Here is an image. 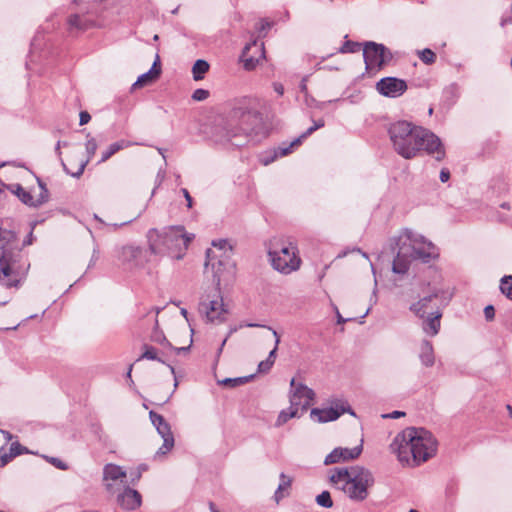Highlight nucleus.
Instances as JSON below:
<instances>
[{
    "instance_id": "obj_27",
    "label": "nucleus",
    "mask_w": 512,
    "mask_h": 512,
    "mask_svg": "<svg viewBox=\"0 0 512 512\" xmlns=\"http://www.w3.org/2000/svg\"><path fill=\"white\" fill-rule=\"evenodd\" d=\"M419 360L425 367H432L435 363V354L432 343L423 339L419 345Z\"/></svg>"
},
{
    "instance_id": "obj_38",
    "label": "nucleus",
    "mask_w": 512,
    "mask_h": 512,
    "mask_svg": "<svg viewBox=\"0 0 512 512\" xmlns=\"http://www.w3.org/2000/svg\"><path fill=\"white\" fill-rule=\"evenodd\" d=\"M418 56L423 63L428 65H431L436 61V54L429 48L419 51Z\"/></svg>"
},
{
    "instance_id": "obj_17",
    "label": "nucleus",
    "mask_w": 512,
    "mask_h": 512,
    "mask_svg": "<svg viewBox=\"0 0 512 512\" xmlns=\"http://www.w3.org/2000/svg\"><path fill=\"white\" fill-rule=\"evenodd\" d=\"M36 181L40 189V193L36 198H34L31 193L25 189L20 190L21 193L18 198L23 204L32 208H38L47 203L50 196L46 184L39 177H36Z\"/></svg>"
},
{
    "instance_id": "obj_33",
    "label": "nucleus",
    "mask_w": 512,
    "mask_h": 512,
    "mask_svg": "<svg viewBox=\"0 0 512 512\" xmlns=\"http://www.w3.org/2000/svg\"><path fill=\"white\" fill-rule=\"evenodd\" d=\"M301 415L302 413L300 411H298L297 409H293V406L290 405L288 409L282 410L280 412V414L277 417L276 425L281 426L285 424L288 420L296 417L298 418Z\"/></svg>"
},
{
    "instance_id": "obj_49",
    "label": "nucleus",
    "mask_w": 512,
    "mask_h": 512,
    "mask_svg": "<svg viewBox=\"0 0 512 512\" xmlns=\"http://www.w3.org/2000/svg\"><path fill=\"white\" fill-rule=\"evenodd\" d=\"M3 186L8 189L12 194H14L15 196H17L19 198V195L21 193L20 190H24V188L18 184V183H15V184H3Z\"/></svg>"
},
{
    "instance_id": "obj_39",
    "label": "nucleus",
    "mask_w": 512,
    "mask_h": 512,
    "mask_svg": "<svg viewBox=\"0 0 512 512\" xmlns=\"http://www.w3.org/2000/svg\"><path fill=\"white\" fill-rule=\"evenodd\" d=\"M316 502L318 505L325 508H330L333 505L330 493L328 491H323L321 494H319L316 497Z\"/></svg>"
},
{
    "instance_id": "obj_56",
    "label": "nucleus",
    "mask_w": 512,
    "mask_h": 512,
    "mask_svg": "<svg viewBox=\"0 0 512 512\" xmlns=\"http://www.w3.org/2000/svg\"><path fill=\"white\" fill-rule=\"evenodd\" d=\"M273 88H274L275 92H276L278 95H280V96H281V95H283V93H284V87H283V85H282L281 83H277V82H275V83L273 84Z\"/></svg>"
},
{
    "instance_id": "obj_64",
    "label": "nucleus",
    "mask_w": 512,
    "mask_h": 512,
    "mask_svg": "<svg viewBox=\"0 0 512 512\" xmlns=\"http://www.w3.org/2000/svg\"><path fill=\"white\" fill-rule=\"evenodd\" d=\"M181 314H182V315H183V316L188 320V318H187V314H188V313H187V310H186V309L182 308V309H181Z\"/></svg>"
},
{
    "instance_id": "obj_40",
    "label": "nucleus",
    "mask_w": 512,
    "mask_h": 512,
    "mask_svg": "<svg viewBox=\"0 0 512 512\" xmlns=\"http://www.w3.org/2000/svg\"><path fill=\"white\" fill-rule=\"evenodd\" d=\"M144 349H145L144 353L142 354V356L139 359L145 358L148 360H157L161 363H165L161 358H158L157 350L154 347L145 345Z\"/></svg>"
},
{
    "instance_id": "obj_23",
    "label": "nucleus",
    "mask_w": 512,
    "mask_h": 512,
    "mask_svg": "<svg viewBox=\"0 0 512 512\" xmlns=\"http://www.w3.org/2000/svg\"><path fill=\"white\" fill-rule=\"evenodd\" d=\"M257 48L260 52V58L264 57V44L263 42L258 44L257 40L252 41L251 43L247 44L241 54V61L243 62L244 68L246 70H252L255 68L256 64L258 63L259 59L254 58L252 56H249V51L251 48Z\"/></svg>"
},
{
    "instance_id": "obj_2",
    "label": "nucleus",
    "mask_w": 512,
    "mask_h": 512,
    "mask_svg": "<svg viewBox=\"0 0 512 512\" xmlns=\"http://www.w3.org/2000/svg\"><path fill=\"white\" fill-rule=\"evenodd\" d=\"M259 124V113L249 99L243 98L234 104L227 119L214 128L212 138L216 143L242 146Z\"/></svg>"
},
{
    "instance_id": "obj_20",
    "label": "nucleus",
    "mask_w": 512,
    "mask_h": 512,
    "mask_svg": "<svg viewBox=\"0 0 512 512\" xmlns=\"http://www.w3.org/2000/svg\"><path fill=\"white\" fill-rule=\"evenodd\" d=\"M362 452V445L353 448L337 447L333 449L324 460L325 465L339 463L341 461L354 460L360 456Z\"/></svg>"
},
{
    "instance_id": "obj_43",
    "label": "nucleus",
    "mask_w": 512,
    "mask_h": 512,
    "mask_svg": "<svg viewBox=\"0 0 512 512\" xmlns=\"http://www.w3.org/2000/svg\"><path fill=\"white\" fill-rule=\"evenodd\" d=\"M248 379V377L226 378L221 383L224 386L236 387L238 385L246 383Z\"/></svg>"
},
{
    "instance_id": "obj_36",
    "label": "nucleus",
    "mask_w": 512,
    "mask_h": 512,
    "mask_svg": "<svg viewBox=\"0 0 512 512\" xmlns=\"http://www.w3.org/2000/svg\"><path fill=\"white\" fill-rule=\"evenodd\" d=\"M212 246L213 248H210V250L212 251H216L217 253H227L228 255H230V257H232V246L228 243L227 240L225 239H219V240H214L212 242Z\"/></svg>"
},
{
    "instance_id": "obj_28",
    "label": "nucleus",
    "mask_w": 512,
    "mask_h": 512,
    "mask_svg": "<svg viewBox=\"0 0 512 512\" xmlns=\"http://www.w3.org/2000/svg\"><path fill=\"white\" fill-rule=\"evenodd\" d=\"M413 257L404 251H397V255L393 261L392 270L397 274H404L408 271L409 265Z\"/></svg>"
},
{
    "instance_id": "obj_62",
    "label": "nucleus",
    "mask_w": 512,
    "mask_h": 512,
    "mask_svg": "<svg viewBox=\"0 0 512 512\" xmlns=\"http://www.w3.org/2000/svg\"><path fill=\"white\" fill-rule=\"evenodd\" d=\"M209 508H210L211 512H219V510L216 508V506L212 502L209 503Z\"/></svg>"
},
{
    "instance_id": "obj_22",
    "label": "nucleus",
    "mask_w": 512,
    "mask_h": 512,
    "mask_svg": "<svg viewBox=\"0 0 512 512\" xmlns=\"http://www.w3.org/2000/svg\"><path fill=\"white\" fill-rule=\"evenodd\" d=\"M117 502L124 510H135L141 506L142 497L140 493L132 488L126 487L117 497Z\"/></svg>"
},
{
    "instance_id": "obj_19",
    "label": "nucleus",
    "mask_w": 512,
    "mask_h": 512,
    "mask_svg": "<svg viewBox=\"0 0 512 512\" xmlns=\"http://www.w3.org/2000/svg\"><path fill=\"white\" fill-rule=\"evenodd\" d=\"M411 256L413 259L428 261L429 259L437 256V250L431 241L418 234L415 245L413 246V249H411Z\"/></svg>"
},
{
    "instance_id": "obj_48",
    "label": "nucleus",
    "mask_w": 512,
    "mask_h": 512,
    "mask_svg": "<svg viewBox=\"0 0 512 512\" xmlns=\"http://www.w3.org/2000/svg\"><path fill=\"white\" fill-rule=\"evenodd\" d=\"M46 459L53 465L55 466L56 468L58 469H61V470H67L68 469V466L66 463H64L62 460H60L59 458H55V457H46Z\"/></svg>"
},
{
    "instance_id": "obj_6",
    "label": "nucleus",
    "mask_w": 512,
    "mask_h": 512,
    "mask_svg": "<svg viewBox=\"0 0 512 512\" xmlns=\"http://www.w3.org/2000/svg\"><path fill=\"white\" fill-rule=\"evenodd\" d=\"M193 239L183 226H170L161 230L152 228L147 232L149 250L155 255H169L181 259Z\"/></svg>"
},
{
    "instance_id": "obj_57",
    "label": "nucleus",
    "mask_w": 512,
    "mask_h": 512,
    "mask_svg": "<svg viewBox=\"0 0 512 512\" xmlns=\"http://www.w3.org/2000/svg\"><path fill=\"white\" fill-rule=\"evenodd\" d=\"M33 242V232L32 230L30 231L29 235L27 236V238L23 241V245H31Z\"/></svg>"
},
{
    "instance_id": "obj_13",
    "label": "nucleus",
    "mask_w": 512,
    "mask_h": 512,
    "mask_svg": "<svg viewBox=\"0 0 512 512\" xmlns=\"http://www.w3.org/2000/svg\"><path fill=\"white\" fill-rule=\"evenodd\" d=\"M117 258L123 266L129 269L143 267L147 262L145 250L132 244L120 247Z\"/></svg>"
},
{
    "instance_id": "obj_63",
    "label": "nucleus",
    "mask_w": 512,
    "mask_h": 512,
    "mask_svg": "<svg viewBox=\"0 0 512 512\" xmlns=\"http://www.w3.org/2000/svg\"><path fill=\"white\" fill-rule=\"evenodd\" d=\"M130 222H131V220H130V221H127V222H123V223H121V224H113V227H114V228L122 227V226H124V225H126V224H128V223H130Z\"/></svg>"
},
{
    "instance_id": "obj_45",
    "label": "nucleus",
    "mask_w": 512,
    "mask_h": 512,
    "mask_svg": "<svg viewBox=\"0 0 512 512\" xmlns=\"http://www.w3.org/2000/svg\"><path fill=\"white\" fill-rule=\"evenodd\" d=\"M209 97V91L205 89H196L192 94V99L195 101H204Z\"/></svg>"
},
{
    "instance_id": "obj_42",
    "label": "nucleus",
    "mask_w": 512,
    "mask_h": 512,
    "mask_svg": "<svg viewBox=\"0 0 512 512\" xmlns=\"http://www.w3.org/2000/svg\"><path fill=\"white\" fill-rule=\"evenodd\" d=\"M360 44L357 42L347 41L343 44V46L340 48L341 53H355L359 51Z\"/></svg>"
},
{
    "instance_id": "obj_34",
    "label": "nucleus",
    "mask_w": 512,
    "mask_h": 512,
    "mask_svg": "<svg viewBox=\"0 0 512 512\" xmlns=\"http://www.w3.org/2000/svg\"><path fill=\"white\" fill-rule=\"evenodd\" d=\"M209 70V64L202 59L197 60L192 68L193 78L198 81L204 78V74Z\"/></svg>"
},
{
    "instance_id": "obj_1",
    "label": "nucleus",
    "mask_w": 512,
    "mask_h": 512,
    "mask_svg": "<svg viewBox=\"0 0 512 512\" xmlns=\"http://www.w3.org/2000/svg\"><path fill=\"white\" fill-rule=\"evenodd\" d=\"M388 133L394 150L405 159L416 157L420 151H425L437 161L445 157L440 138L423 127L397 121L390 125Z\"/></svg>"
},
{
    "instance_id": "obj_5",
    "label": "nucleus",
    "mask_w": 512,
    "mask_h": 512,
    "mask_svg": "<svg viewBox=\"0 0 512 512\" xmlns=\"http://www.w3.org/2000/svg\"><path fill=\"white\" fill-rule=\"evenodd\" d=\"M333 486L343 491L352 501L362 502L369 496V490L374 486L373 473L359 465L339 467L331 471L329 477Z\"/></svg>"
},
{
    "instance_id": "obj_9",
    "label": "nucleus",
    "mask_w": 512,
    "mask_h": 512,
    "mask_svg": "<svg viewBox=\"0 0 512 512\" xmlns=\"http://www.w3.org/2000/svg\"><path fill=\"white\" fill-rule=\"evenodd\" d=\"M216 291V295L212 298L210 295H203L199 303V313L206 319L207 322L221 323L225 320L228 313L224 306L223 299L220 295L221 291Z\"/></svg>"
},
{
    "instance_id": "obj_41",
    "label": "nucleus",
    "mask_w": 512,
    "mask_h": 512,
    "mask_svg": "<svg viewBox=\"0 0 512 512\" xmlns=\"http://www.w3.org/2000/svg\"><path fill=\"white\" fill-rule=\"evenodd\" d=\"M243 327H261V328H263V327H266V325L257 324V323L245 322V323H241V324L239 325V328H243ZM237 330H238V327H232V328H230L229 333H228V336L223 340V342H222V344H221V346H220V348H219V352H221V351H222V349H223V347H224V345H225V343H226V341H227L228 337H229V336H231L233 333H235Z\"/></svg>"
},
{
    "instance_id": "obj_11",
    "label": "nucleus",
    "mask_w": 512,
    "mask_h": 512,
    "mask_svg": "<svg viewBox=\"0 0 512 512\" xmlns=\"http://www.w3.org/2000/svg\"><path fill=\"white\" fill-rule=\"evenodd\" d=\"M451 294L442 290L433 291L431 294L420 298L417 302L411 304L410 311L417 317L424 318L435 307L442 309L451 299Z\"/></svg>"
},
{
    "instance_id": "obj_53",
    "label": "nucleus",
    "mask_w": 512,
    "mask_h": 512,
    "mask_svg": "<svg viewBox=\"0 0 512 512\" xmlns=\"http://www.w3.org/2000/svg\"><path fill=\"white\" fill-rule=\"evenodd\" d=\"M12 458L13 456L10 453L0 456V467L7 465L12 460Z\"/></svg>"
},
{
    "instance_id": "obj_37",
    "label": "nucleus",
    "mask_w": 512,
    "mask_h": 512,
    "mask_svg": "<svg viewBox=\"0 0 512 512\" xmlns=\"http://www.w3.org/2000/svg\"><path fill=\"white\" fill-rule=\"evenodd\" d=\"M501 292L512 301V275H506L500 280Z\"/></svg>"
},
{
    "instance_id": "obj_25",
    "label": "nucleus",
    "mask_w": 512,
    "mask_h": 512,
    "mask_svg": "<svg viewBox=\"0 0 512 512\" xmlns=\"http://www.w3.org/2000/svg\"><path fill=\"white\" fill-rule=\"evenodd\" d=\"M158 64H159V56L157 55L156 60L154 61L150 70L148 72L140 75L137 78V80L133 83L131 89L135 90L137 88H141L145 85L152 83L154 80H156L161 73V68L158 66Z\"/></svg>"
},
{
    "instance_id": "obj_58",
    "label": "nucleus",
    "mask_w": 512,
    "mask_h": 512,
    "mask_svg": "<svg viewBox=\"0 0 512 512\" xmlns=\"http://www.w3.org/2000/svg\"><path fill=\"white\" fill-rule=\"evenodd\" d=\"M131 476H132V483H134L135 481H138L141 478V470H138L135 473H131Z\"/></svg>"
},
{
    "instance_id": "obj_8",
    "label": "nucleus",
    "mask_w": 512,
    "mask_h": 512,
    "mask_svg": "<svg viewBox=\"0 0 512 512\" xmlns=\"http://www.w3.org/2000/svg\"><path fill=\"white\" fill-rule=\"evenodd\" d=\"M205 266L211 267L215 290L218 292L221 291L222 286L225 287L234 280L235 263L227 253H217L207 249Z\"/></svg>"
},
{
    "instance_id": "obj_60",
    "label": "nucleus",
    "mask_w": 512,
    "mask_h": 512,
    "mask_svg": "<svg viewBox=\"0 0 512 512\" xmlns=\"http://www.w3.org/2000/svg\"><path fill=\"white\" fill-rule=\"evenodd\" d=\"M0 432L4 435V437H5L8 441H10V440L12 439V434H11L10 432L5 431V430H1V429H0Z\"/></svg>"
},
{
    "instance_id": "obj_18",
    "label": "nucleus",
    "mask_w": 512,
    "mask_h": 512,
    "mask_svg": "<svg viewBox=\"0 0 512 512\" xmlns=\"http://www.w3.org/2000/svg\"><path fill=\"white\" fill-rule=\"evenodd\" d=\"M126 471L116 464H106L103 468V480L108 492H114V485L116 482L126 483Z\"/></svg>"
},
{
    "instance_id": "obj_12",
    "label": "nucleus",
    "mask_w": 512,
    "mask_h": 512,
    "mask_svg": "<svg viewBox=\"0 0 512 512\" xmlns=\"http://www.w3.org/2000/svg\"><path fill=\"white\" fill-rule=\"evenodd\" d=\"M290 386V405L303 414L313 404L315 392L305 384L297 383L294 378L291 380Z\"/></svg>"
},
{
    "instance_id": "obj_30",
    "label": "nucleus",
    "mask_w": 512,
    "mask_h": 512,
    "mask_svg": "<svg viewBox=\"0 0 512 512\" xmlns=\"http://www.w3.org/2000/svg\"><path fill=\"white\" fill-rule=\"evenodd\" d=\"M292 480L290 477L285 475L284 473L280 474V483L275 491L274 499L277 503L280 502L281 499L288 495V491L291 487Z\"/></svg>"
},
{
    "instance_id": "obj_44",
    "label": "nucleus",
    "mask_w": 512,
    "mask_h": 512,
    "mask_svg": "<svg viewBox=\"0 0 512 512\" xmlns=\"http://www.w3.org/2000/svg\"><path fill=\"white\" fill-rule=\"evenodd\" d=\"M265 328H267L268 330H270L273 334V336L275 337V346L274 348L270 351L269 355H268V358L267 359H270V360H274L275 361V357H276V352H277V349H278V345L280 343V337L277 333L276 330H274L273 328L269 327V326H266Z\"/></svg>"
},
{
    "instance_id": "obj_52",
    "label": "nucleus",
    "mask_w": 512,
    "mask_h": 512,
    "mask_svg": "<svg viewBox=\"0 0 512 512\" xmlns=\"http://www.w3.org/2000/svg\"><path fill=\"white\" fill-rule=\"evenodd\" d=\"M91 119V116L88 112L86 111H82L80 113V125H85L87 124Z\"/></svg>"
},
{
    "instance_id": "obj_4",
    "label": "nucleus",
    "mask_w": 512,
    "mask_h": 512,
    "mask_svg": "<svg viewBox=\"0 0 512 512\" xmlns=\"http://www.w3.org/2000/svg\"><path fill=\"white\" fill-rule=\"evenodd\" d=\"M29 266L19 248L16 234L0 228V283L7 288L18 287Z\"/></svg>"
},
{
    "instance_id": "obj_3",
    "label": "nucleus",
    "mask_w": 512,
    "mask_h": 512,
    "mask_svg": "<svg viewBox=\"0 0 512 512\" xmlns=\"http://www.w3.org/2000/svg\"><path fill=\"white\" fill-rule=\"evenodd\" d=\"M390 448L402 464L416 466L436 454L437 441L424 428L408 427L397 434Z\"/></svg>"
},
{
    "instance_id": "obj_47",
    "label": "nucleus",
    "mask_w": 512,
    "mask_h": 512,
    "mask_svg": "<svg viewBox=\"0 0 512 512\" xmlns=\"http://www.w3.org/2000/svg\"><path fill=\"white\" fill-rule=\"evenodd\" d=\"M274 364V360L266 359L264 361H261L258 365V371L260 373H266L268 372Z\"/></svg>"
},
{
    "instance_id": "obj_35",
    "label": "nucleus",
    "mask_w": 512,
    "mask_h": 512,
    "mask_svg": "<svg viewBox=\"0 0 512 512\" xmlns=\"http://www.w3.org/2000/svg\"><path fill=\"white\" fill-rule=\"evenodd\" d=\"M152 340L154 342H157V343H160V344H166L167 346H169L171 349H173L177 354H180L181 352H185L189 349L191 343H192V338L190 339L189 341V345L187 347H173L165 338V336L158 332V331H155L152 335Z\"/></svg>"
},
{
    "instance_id": "obj_26",
    "label": "nucleus",
    "mask_w": 512,
    "mask_h": 512,
    "mask_svg": "<svg viewBox=\"0 0 512 512\" xmlns=\"http://www.w3.org/2000/svg\"><path fill=\"white\" fill-rule=\"evenodd\" d=\"M325 123L323 119H319L317 121H314V125L309 127L300 137L295 139L293 142L290 143L287 147H279L276 151V156H286L289 153L292 152V149L294 146L299 145L303 139L311 135L314 131L324 127Z\"/></svg>"
},
{
    "instance_id": "obj_15",
    "label": "nucleus",
    "mask_w": 512,
    "mask_h": 512,
    "mask_svg": "<svg viewBox=\"0 0 512 512\" xmlns=\"http://www.w3.org/2000/svg\"><path fill=\"white\" fill-rule=\"evenodd\" d=\"M349 410V405L345 400L338 399L332 403L329 408H313L310 412L312 420L324 423L338 419L342 414Z\"/></svg>"
},
{
    "instance_id": "obj_29",
    "label": "nucleus",
    "mask_w": 512,
    "mask_h": 512,
    "mask_svg": "<svg viewBox=\"0 0 512 512\" xmlns=\"http://www.w3.org/2000/svg\"><path fill=\"white\" fill-rule=\"evenodd\" d=\"M86 152H87V160L82 162L76 172L71 173L74 177H79L83 174L86 164L90 161V159L94 156L97 150V142L94 138H89L85 144Z\"/></svg>"
},
{
    "instance_id": "obj_10",
    "label": "nucleus",
    "mask_w": 512,
    "mask_h": 512,
    "mask_svg": "<svg viewBox=\"0 0 512 512\" xmlns=\"http://www.w3.org/2000/svg\"><path fill=\"white\" fill-rule=\"evenodd\" d=\"M363 57L368 72L379 71L392 59L391 53L383 44L371 41L364 44Z\"/></svg>"
},
{
    "instance_id": "obj_61",
    "label": "nucleus",
    "mask_w": 512,
    "mask_h": 512,
    "mask_svg": "<svg viewBox=\"0 0 512 512\" xmlns=\"http://www.w3.org/2000/svg\"><path fill=\"white\" fill-rule=\"evenodd\" d=\"M337 318H338V323L339 324L345 323V322H347L349 320V319L343 318L339 313H337Z\"/></svg>"
},
{
    "instance_id": "obj_50",
    "label": "nucleus",
    "mask_w": 512,
    "mask_h": 512,
    "mask_svg": "<svg viewBox=\"0 0 512 512\" xmlns=\"http://www.w3.org/2000/svg\"><path fill=\"white\" fill-rule=\"evenodd\" d=\"M484 315H485L486 320H488V321L493 320L494 316H495L494 307L492 305L486 306L484 309Z\"/></svg>"
},
{
    "instance_id": "obj_54",
    "label": "nucleus",
    "mask_w": 512,
    "mask_h": 512,
    "mask_svg": "<svg viewBox=\"0 0 512 512\" xmlns=\"http://www.w3.org/2000/svg\"><path fill=\"white\" fill-rule=\"evenodd\" d=\"M405 415L402 411H393L390 414L383 415L384 418L397 419Z\"/></svg>"
},
{
    "instance_id": "obj_24",
    "label": "nucleus",
    "mask_w": 512,
    "mask_h": 512,
    "mask_svg": "<svg viewBox=\"0 0 512 512\" xmlns=\"http://www.w3.org/2000/svg\"><path fill=\"white\" fill-rule=\"evenodd\" d=\"M417 236L418 234L410 229L402 230L399 236L394 239L398 251H404L407 254H411V249H413V246L415 245Z\"/></svg>"
},
{
    "instance_id": "obj_7",
    "label": "nucleus",
    "mask_w": 512,
    "mask_h": 512,
    "mask_svg": "<svg viewBox=\"0 0 512 512\" xmlns=\"http://www.w3.org/2000/svg\"><path fill=\"white\" fill-rule=\"evenodd\" d=\"M268 255L273 268L283 274H290L298 270L301 264L297 247L285 239H275L272 241Z\"/></svg>"
},
{
    "instance_id": "obj_59",
    "label": "nucleus",
    "mask_w": 512,
    "mask_h": 512,
    "mask_svg": "<svg viewBox=\"0 0 512 512\" xmlns=\"http://www.w3.org/2000/svg\"><path fill=\"white\" fill-rule=\"evenodd\" d=\"M300 90L301 92L306 93L307 91V85H306V79H303L300 83Z\"/></svg>"
},
{
    "instance_id": "obj_21",
    "label": "nucleus",
    "mask_w": 512,
    "mask_h": 512,
    "mask_svg": "<svg viewBox=\"0 0 512 512\" xmlns=\"http://www.w3.org/2000/svg\"><path fill=\"white\" fill-rule=\"evenodd\" d=\"M432 308L433 310L426 314L424 318H421V327L426 335L434 337L440 331L442 311L435 307Z\"/></svg>"
},
{
    "instance_id": "obj_51",
    "label": "nucleus",
    "mask_w": 512,
    "mask_h": 512,
    "mask_svg": "<svg viewBox=\"0 0 512 512\" xmlns=\"http://www.w3.org/2000/svg\"><path fill=\"white\" fill-rule=\"evenodd\" d=\"M181 192L187 201V207L190 209L192 207L193 201L189 191L186 188H182Z\"/></svg>"
},
{
    "instance_id": "obj_14",
    "label": "nucleus",
    "mask_w": 512,
    "mask_h": 512,
    "mask_svg": "<svg viewBox=\"0 0 512 512\" xmlns=\"http://www.w3.org/2000/svg\"><path fill=\"white\" fill-rule=\"evenodd\" d=\"M149 417L157 432L163 439V445L156 452V456L165 455L174 446V437L171 432L170 425L165 421L162 415L154 411H150Z\"/></svg>"
},
{
    "instance_id": "obj_32",
    "label": "nucleus",
    "mask_w": 512,
    "mask_h": 512,
    "mask_svg": "<svg viewBox=\"0 0 512 512\" xmlns=\"http://www.w3.org/2000/svg\"><path fill=\"white\" fill-rule=\"evenodd\" d=\"M130 145L129 142L127 141H124V140H121V141H117V142H114L112 143L106 151H104L102 153V157L100 159V163H103L105 161H107L110 157H112L115 153H117L118 151H120L121 149L123 148H126Z\"/></svg>"
},
{
    "instance_id": "obj_55",
    "label": "nucleus",
    "mask_w": 512,
    "mask_h": 512,
    "mask_svg": "<svg viewBox=\"0 0 512 512\" xmlns=\"http://www.w3.org/2000/svg\"><path fill=\"white\" fill-rule=\"evenodd\" d=\"M450 178V172L449 170L447 169H442L441 172H440V180L441 182L445 183L449 180Z\"/></svg>"
},
{
    "instance_id": "obj_16",
    "label": "nucleus",
    "mask_w": 512,
    "mask_h": 512,
    "mask_svg": "<svg viewBox=\"0 0 512 512\" xmlns=\"http://www.w3.org/2000/svg\"><path fill=\"white\" fill-rule=\"evenodd\" d=\"M376 88L380 94L396 98L407 90V84L404 80L395 77H385L377 83Z\"/></svg>"
},
{
    "instance_id": "obj_31",
    "label": "nucleus",
    "mask_w": 512,
    "mask_h": 512,
    "mask_svg": "<svg viewBox=\"0 0 512 512\" xmlns=\"http://www.w3.org/2000/svg\"><path fill=\"white\" fill-rule=\"evenodd\" d=\"M68 24L71 29L86 30L91 27L93 23L84 16L74 14L69 17Z\"/></svg>"
},
{
    "instance_id": "obj_46",
    "label": "nucleus",
    "mask_w": 512,
    "mask_h": 512,
    "mask_svg": "<svg viewBox=\"0 0 512 512\" xmlns=\"http://www.w3.org/2000/svg\"><path fill=\"white\" fill-rule=\"evenodd\" d=\"M26 452V448L21 446L18 442H13L10 446V454L13 457H16L18 455H21L22 453Z\"/></svg>"
}]
</instances>
